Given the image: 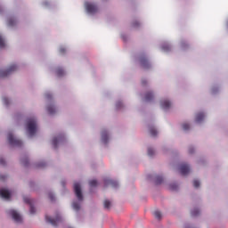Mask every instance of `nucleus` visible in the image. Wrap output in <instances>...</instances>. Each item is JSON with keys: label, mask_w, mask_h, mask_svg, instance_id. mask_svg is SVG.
Wrapping results in <instances>:
<instances>
[{"label": "nucleus", "mask_w": 228, "mask_h": 228, "mask_svg": "<svg viewBox=\"0 0 228 228\" xmlns=\"http://www.w3.org/2000/svg\"><path fill=\"white\" fill-rule=\"evenodd\" d=\"M0 165H5V162H4V159H0Z\"/></svg>", "instance_id": "41"}, {"label": "nucleus", "mask_w": 228, "mask_h": 228, "mask_svg": "<svg viewBox=\"0 0 228 228\" xmlns=\"http://www.w3.org/2000/svg\"><path fill=\"white\" fill-rule=\"evenodd\" d=\"M155 183H156V184H161L163 183V177L162 176H156Z\"/></svg>", "instance_id": "26"}, {"label": "nucleus", "mask_w": 228, "mask_h": 228, "mask_svg": "<svg viewBox=\"0 0 228 228\" xmlns=\"http://www.w3.org/2000/svg\"><path fill=\"white\" fill-rule=\"evenodd\" d=\"M169 188H170V190L175 191V190H177V184H175V183H171V184L169 185Z\"/></svg>", "instance_id": "32"}, {"label": "nucleus", "mask_w": 228, "mask_h": 228, "mask_svg": "<svg viewBox=\"0 0 228 228\" xmlns=\"http://www.w3.org/2000/svg\"><path fill=\"white\" fill-rule=\"evenodd\" d=\"M45 97H46V99H52V98H53V96L51 95V94H45Z\"/></svg>", "instance_id": "39"}, {"label": "nucleus", "mask_w": 228, "mask_h": 228, "mask_svg": "<svg viewBox=\"0 0 228 228\" xmlns=\"http://www.w3.org/2000/svg\"><path fill=\"white\" fill-rule=\"evenodd\" d=\"M118 110L120 109L122 107V102H118L117 104H116Z\"/></svg>", "instance_id": "38"}, {"label": "nucleus", "mask_w": 228, "mask_h": 228, "mask_svg": "<svg viewBox=\"0 0 228 228\" xmlns=\"http://www.w3.org/2000/svg\"><path fill=\"white\" fill-rule=\"evenodd\" d=\"M7 140L12 147H22V141L15 138L12 133L8 134Z\"/></svg>", "instance_id": "2"}, {"label": "nucleus", "mask_w": 228, "mask_h": 228, "mask_svg": "<svg viewBox=\"0 0 228 228\" xmlns=\"http://www.w3.org/2000/svg\"><path fill=\"white\" fill-rule=\"evenodd\" d=\"M45 220L48 224H52L53 227H56L60 222H61V217L60 216H57L55 219L51 218L50 216H45Z\"/></svg>", "instance_id": "7"}, {"label": "nucleus", "mask_w": 228, "mask_h": 228, "mask_svg": "<svg viewBox=\"0 0 228 228\" xmlns=\"http://www.w3.org/2000/svg\"><path fill=\"white\" fill-rule=\"evenodd\" d=\"M66 49L65 48H63V47H61L60 49H59V53H61V54H65V53H66Z\"/></svg>", "instance_id": "36"}, {"label": "nucleus", "mask_w": 228, "mask_h": 228, "mask_svg": "<svg viewBox=\"0 0 228 228\" xmlns=\"http://www.w3.org/2000/svg\"><path fill=\"white\" fill-rule=\"evenodd\" d=\"M17 24V21L13 18H10L8 20V26H15Z\"/></svg>", "instance_id": "24"}, {"label": "nucleus", "mask_w": 228, "mask_h": 228, "mask_svg": "<svg viewBox=\"0 0 228 228\" xmlns=\"http://www.w3.org/2000/svg\"><path fill=\"white\" fill-rule=\"evenodd\" d=\"M7 213L17 224H20L22 222V216H20V214H19V212H17L16 210L10 209Z\"/></svg>", "instance_id": "3"}, {"label": "nucleus", "mask_w": 228, "mask_h": 228, "mask_svg": "<svg viewBox=\"0 0 228 228\" xmlns=\"http://www.w3.org/2000/svg\"><path fill=\"white\" fill-rule=\"evenodd\" d=\"M105 184L106 185L110 184V186H112V188L118 187V182L114 181V180H105Z\"/></svg>", "instance_id": "15"}, {"label": "nucleus", "mask_w": 228, "mask_h": 228, "mask_svg": "<svg viewBox=\"0 0 228 228\" xmlns=\"http://www.w3.org/2000/svg\"><path fill=\"white\" fill-rule=\"evenodd\" d=\"M27 131L29 136H35V133H37V119L35 118H30L28 119Z\"/></svg>", "instance_id": "1"}, {"label": "nucleus", "mask_w": 228, "mask_h": 228, "mask_svg": "<svg viewBox=\"0 0 228 228\" xmlns=\"http://www.w3.org/2000/svg\"><path fill=\"white\" fill-rule=\"evenodd\" d=\"M152 99H154V94L152 92H148L145 94L144 100L146 101V102H151Z\"/></svg>", "instance_id": "14"}, {"label": "nucleus", "mask_w": 228, "mask_h": 228, "mask_svg": "<svg viewBox=\"0 0 228 228\" xmlns=\"http://www.w3.org/2000/svg\"><path fill=\"white\" fill-rule=\"evenodd\" d=\"M204 113H199L196 115V122L200 123L204 120Z\"/></svg>", "instance_id": "18"}, {"label": "nucleus", "mask_w": 228, "mask_h": 228, "mask_svg": "<svg viewBox=\"0 0 228 228\" xmlns=\"http://www.w3.org/2000/svg\"><path fill=\"white\" fill-rule=\"evenodd\" d=\"M47 111L49 115H54V113H56V109H54V105H49L47 107Z\"/></svg>", "instance_id": "17"}, {"label": "nucleus", "mask_w": 228, "mask_h": 228, "mask_svg": "<svg viewBox=\"0 0 228 228\" xmlns=\"http://www.w3.org/2000/svg\"><path fill=\"white\" fill-rule=\"evenodd\" d=\"M0 197H2V199H4L5 200H10V197H12V193H10L9 190L1 189Z\"/></svg>", "instance_id": "9"}, {"label": "nucleus", "mask_w": 228, "mask_h": 228, "mask_svg": "<svg viewBox=\"0 0 228 228\" xmlns=\"http://www.w3.org/2000/svg\"><path fill=\"white\" fill-rule=\"evenodd\" d=\"M200 214V211L199 210V208H194L191 211V216H199Z\"/></svg>", "instance_id": "25"}, {"label": "nucleus", "mask_w": 228, "mask_h": 228, "mask_svg": "<svg viewBox=\"0 0 228 228\" xmlns=\"http://www.w3.org/2000/svg\"><path fill=\"white\" fill-rule=\"evenodd\" d=\"M139 61L141 67L143 69H151V63L149 62V60L146 59V57H140Z\"/></svg>", "instance_id": "8"}, {"label": "nucleus", "mask_w": 228, "mask_h": 228, "mask_svg": "<svg viewBox=\"0 0 228 228\" xmlns=\"http://www.w3.org/2000/svg\"><path fill=\"white\" fill-rule=\"evenodd\" d=\"M48 199H50V200H54V194H53V192H49L48 193Z\"/></svg>", "instance_id": "35"}, {"label": "nucleus", "mask_w": 228, "mask_h": 228, "mask_svg": "<svg viewBox=\"0 0 228 228\" xmlns=\"http://www.w3.org/2000/svg\"><path fill=\"white\" fill-rule=\"evenodd\" d=\"M85 6L87 13H90L91 15H94V13H97L99 10V8L94 4L89 2H86L85 4Z\"/></svg>", "instance_id": "4"}, {"label": "nucleus", "mask_w": 228, "mask_h": 228, "mask_svg": "<svg viewBox=\"0 0 228 228\" xmlns=\"http://www.w3.org/2000/svg\"><path fill=\"white\" fill-rule=\"evenodd\" d=\"M180 172L182 175H186L187 174H190V166H188V164H182L180 166Z\"/></svg>", "instance_id": "10"}, {"label": "nucleus", "mask_w": 228, "mask_h": 228, "mask_svg": "<svg viewBox=\"0 0 228 228\" xmlns=\"http://www.w3.org/2000/svg\"><path fill=\"white\" fill-rule=\"evenodd\" d=\"M38 167H45V163H40V164H38Z\"/></svg>", "instance_id": "44"}, {"label": "nucleus", "mask_w": 228, "mask_h": 228, "mask_svg": "<svg viewBox=\"0 0 228 228\" xmlns=\"http://www.w3.org/2000/svg\"><path fill=\"white\" fill-rule=\"evenodd\" d=\"M133 26H134V28H138V26H140V22L135 21L133 23Z\"/></svg>", "instance_id": "37"}, {"label": "nucleus", "mask_w": 228, "mask_h": 228, "mask_svg": "<svg viewBox=\"0 0 228 228\" xmlns=\"http://www.w3.org/2000/svg\"><path fill=\"white\" fill-rule=\"evenodd\" d=\"M17 70V65L12 64L6 70H0V77H8L12 72H15Z\"/></svg>", "instance_id": "5"}, {"label": "nucleus", "mask_w": 228, "mask_h": 228, "mask_svg": "<svg viewBox=\"0 0 228 228\" xmlns=\"http://www.w3.org/2000/svg\"><path fill=\"white\" fill-rule=\"evenodd\" d=\"M183 131H188V129H190V125L188 123H184L183 125Z\"/></svg>", "instance_id": "30"}, {"label": "nucleus", "mask_w": 228, "mask_h": 228, "mask_svg": "<svg viewBox=\"0 0 228 228\" xmlns=\"http://www.w3.org/2000/svg\"><path fill=\"white\" fill-rule=\"evenodd\" d=\"M89 186H91L92 188H94V186H97V180H91L89 182Z\"/></svg>", "instance_id": "28"}, {"label": "nucleus", "mask_w": 228, "mask_h": 228, "mask_svg": "<svg viewBox=\"0 0 228 228\" xmlns=\"http://www.w3.org/2000/svg\"><path fill=\"white\" fill-rule=\"evenodd\" d=\"M4 104L8 105V99L4 98Z\"/></svg>", "instance_id": "43"}, {"label": "nucleus", "mask_w": 228, "mask_h": 228, "mask_svg": "<svg viewBox=\"0 0 228 228\" xmlns=\"http://www.w3.org/2000/svg\"><path fill=\"white\" fill-rule=\"evenodd\" d=\"M29 161L28 160V159H21V164L23 167H28Z\"/></svg>", "instance_id": "27"}, {"label": "nucleus", "mask_w": 228, "mask_h": 228, "mask_svg": "<svg viewBox=\"0 0 228 228\" xmlns=\"http://www.w3.org/2000/svg\"><path fill=\"white\" fill-rule=\"evenodd\" d=\"M148 155H150V156H154V149L149 148V149H148Z\"/></svg>", "instance_id": "33"}, {"label": "nucleus", "mask_w": 228, "mask_h": 228, "mask_svg": "<svg viewBox=\"0 0 228 228\" xmlns=\"http://www.w3.org/2000/svg\"><path fill=\"white\" fill-rule=\"evenodd\" d=\"M74 191L77 199L82 202L83 200V192L81 191V185L79 183H74Z\"/></svg>", "instance_id": "6"}, {"label": "nucleus", "mask_w": 228, "mask_h": 228, "mask_svg": "<svg viewBox=\"0 0 228 228\" xmlns=\"http://www.w3.org/2000/svg\"><path fill=\"white\" fill-rule=\"evenodd\" d=\"M162 49H163V51H170V45H164L162 46Z\"/></svg>", "instance_id": "34"}, {"label": "nucleus", "mask_w": 228, "mask_h": 228, "mask_svg": "<svg viewBox=\"0 0 228 228\" xmlns=\"http://www.w3.org/2000/svg\"><path fill=\"white\" fill-rule=\"evenodd\" d=\"M193 186L194 188H199V186H200V182H199L198 180H194Z\"/></svg>", "instance_id": "31"}, {"label": "nucleus", "mask_w": 228, "mask_h": 228, "mask_svg": "<svg viewBox=\"0 0 228 228\" xmlns=\"http://www.w3.org/2000/svg\"><path fill=\"white\" fill-rule=\"evenodd\" d=\"M102 140L103 143H108V140H109L108 132H106V131L102 132Z\"/></svg>", "instance_id": "16"}, {"label": "nucleus", "mask_w": 228, "mask_h": 228, "mask_svg": "<svg viewBox=\"0 0 228 228\" xmlns=\"http://www.w3.org/2000/svg\"><path fill=\"white\" fill-rule=\"evenodd\" d=\"M142 85H146L147 82L145 80H142Z\"/></svg>", "instance_id": "45"}, {"label": "nucleus", "mask_w": 228, "mask_h": 228, "mask_svg": "<svg viewBox=\"0 0 228 228\" xmlns=\"http://www.w3.org/2000/svg\"><path fill=\"white\" fill-rule=\"evenodd\" d=\"M63 136L62 135H59L58 137H54L52 141V143L53 145V148L56 149L58 147V143H60V142H61L63 140Z\"/></svg>", "instance_id": "12"}, {"label": "nucleus", "mask_w": 228, "mask_h": 228, "mask_svg": "<svg viewBox=\"0 0 228 228\" xmlns=\"http://www.w3.org/2000/svg\"><path fill=\"white\" fill-rule=\"evenodd\" d=\"M24 202H26V204H29L30 205V210H29L30 211V215H35V213H37V209L31 204V200L29 198H24Z\"/></svg>", "instance_id": "11"}, {"label": "nucleus", "mask_w": 228, "mask_h": 228, "mask_svg": "<svg viewBox=\"0 0 228 228\" xmlns=\"http://www.w3.org/2000/svg\"><path fill=\"white\" fill-rule=\"evenodd\" d=\"M160 106L163 110H168V108H170V106H172V103H170V102L164 100L160 102Z\"/></svg>", "instance_id": "13"}, {"label": "nucleus", "mask_w": 228, "mask_h": 228, "mask_svg": "<svg viewBox=\"0 0 228 228\" xmlns=\"http://www.w3.org/2000/svg\"><path fill=\"white\" fill-rule=\"evenodd\" d=\"M103 206H104L105 209H110V208L111 206V201L108 200H105L104 203H103Z\"/></svg>", "instance_id": "23"}, {"label": "nucleus", "mask_w": 228, "mask_h": 228, "mask_svg": "<svg viewBox=\"0 0 228 228\" xmlns=\"http://www.w3.org/2000/svg\"><path fill=\"white\" fill-rule=\"evenodd\" d=\"M5 46L4 39H3V37L0 36V49H3V47Z\"/></svg>", "instance_id": "29"}, {"label": "nucleus", "mask_w": 228, "mask_h": 228, "mask_svg": "<svg viewBox=\"0 0 228 228\" xmlns=\"http://www.w3.org/2000/svg\"><path fill=\"white\" fill-rule=\"evenodd\" d=\"M72 208L73 209H75V211H79V209H81V205L79 204V202L74 201L72 204Z\"/></svg>", "instance_id": "19"}, {"label": "nucleus", "mask_w": 228, "mask_h": 228, "mask_svg": "<svg viewBox=\"0 0 228 228\" xmlns=\"http://www.w3.org/2000/svg\"><path fill=\"white\" fill-rule=\"evenodd\" d=\"M4 179H6V176H4V175H0V180H1V181H4Z\"/></svg>", "instance_id": "42"}, {"label": "nucleus", "mask_w": 228, "mask_h": 228, "mask_svg": "<svg viewBox=\"0 0 228 228\" xmlns=\"http://www.w3.org/2000/svg\"><path fill=\"white\" fill-rule=\"evenodd\" d=\"M150 134L151 136H157L158 130H156V128H154L153 126L150 127Z\"/></svg>", "instance_id": "22"}, {"label": "nucleus", "mask_w": 228, "mask_h": 228, "mask_svg": "<svg viewBox=\"0 0 228 228\" xmlns=\"http://www.w3.org/2000/svg\"><path fill=\"white\" fill-rule=\"evenodd\" d=\"M193 152H194L193 148H189V154H193Z\"/></svg>", "instance_id": "40"}, {"label": "nucleus", "mask_w": 228, "mask_h": 228, "mask_svg": "<svg viewBox=\"0 0 228 228\" xmlns=\"http://www.w3.org/2000/svg\"><path fill=\"white\" fill-rule=\"evenodd\" d=\"M153 215L155 216V218H157V220H161L163 215H161V213L159 212V210H155L153 212Z\"/></svg>", "instance_id": "20"}, {"label": "nucleus", "mask_w": 228, "mask_h": 228, "mask_svg": "<svg viewBox=\"0 0 228 228\" xmlns=\"http://www.w3.org/2000/svg\"><path fill=\"white\" fill-rule=\"evenodd\" d=\"M56 74L59 77H61V76H63V74H65V71L63 70V69L61 68H58L56 69Z\"/></svg>", "instance_id": "21"}]
</instances>
